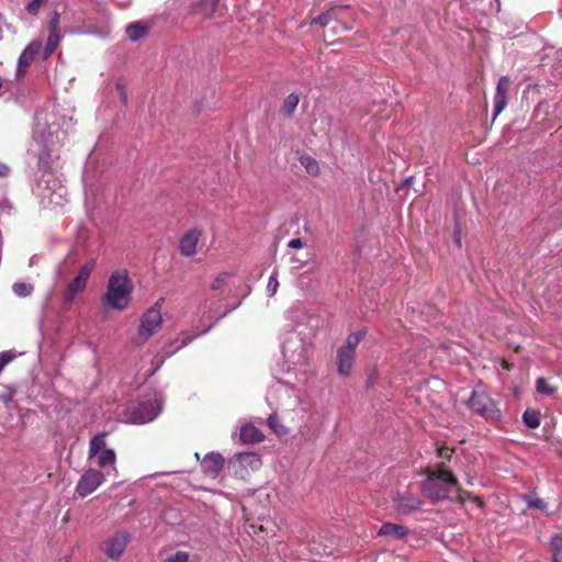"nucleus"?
I'll return each instance as SVG.
<instances>
[{
  "label": "nucleus",
  "instance_id": "a18cd8bd",
  "mask_svg": "<svg viewBox=\"0 0 562 562\" xmlns=\"http://www.w3.org/2000/svg\"><path fill=\"white\" fill-rule=\"evenodd\" d=\"M270 426V428L276 432V434H284L285 432V428H284V424H276V423H272V424H268Z\"/></svg>",
  "mask_w": 562,
  "mask_h": 562
},
{
  "label": "nucleus",
  "instance_id": "72a5a7b5",
  "mask_svg": "<svg viewBox=\"0 0 562 562\" xmlns=\"http://www.w3.org/2000/svg\"><path fill=\"white\" fill-rule=\"evenodd\" d=\"M220 0H201L198 8L203 12L205 18L212 16L216 12Z\"/></svg>",
  "mask_w": 562,
  "mask_h": 562
},
{
  "label": "nucleus",
  "instance_id": "aec40b11",
  "mask_svg": "<svg viewBox=\"0 0 562 562\" xmlns=\"http://www.w3.org/2000/svg\"><path fill=\"white\" fill-rule=\"evenodd\" d=\"M93 458H95L98 467L104 469V471L108 470L109 473L111 471L115 474L117 473L115 468L116 456L113 449H103L99 453H95Z\"/></svg>",
  "mask_w": 562,
  "mask_h": 562
},
{
  "label": "nucleus",
  "instance_id": "cd10ccee",
  "mask_svg": "<svg viewBox=\"0 0 562 562\" xmlns=\"http://www.w3.org/2000/svg\"><path fill=\"white\" fill-rule=\"evenodd\" d=\"M362 337H363L362 331L352 333V334L348 335V337L346 338L345 345H342L339 348L342 350H348L349 352H352L356 355V348L359 345V342L361 341Z\"/></svg>",
  "mask_w": 562,
  "mask_h": 562
},
{
  "label": "nucleus",
  "instance_id": "f8f14e48",
  "mask_svg": "<svg viewBox=\"0 0 562 562\" xmlns=\"http://www.w3.org/2000/svg\"><path fill=\"white\" fill-rule=\"evenodd\" d=\"M130 541V535L127 532H119L109 538L103 543V551L110 559H119L124 552Z\"/></svg>",
  "mask_w": 562,
  "mask_h": 562
},
{
  "label": "nucleus",
  "instance_id": "412c9836",
  "mask_svg": "<svg viewBox=\"0 0 562 562\" xmlns=\"http://www.w3.org/2000/svg\"><path fill=\"white\" fill-rule=\"evenodd\" d=\"M355 353L338 348L337 371L340 375L348 376L352 370Z\"/></svg>",
  "mask_w": 562,
  "mask_h": 562
},
{
  "label": "nucleus",
  "instance_id": "9d476101",
  "mask_svg": "<svg viewBox=\"0 0 562 562\" xmlns=\"http://www.w3.org/2000/svg\"><path fill=\"white\" fill-rule=\"evenodd\" d=\"M37 167H38V170L42 171V176L37 181L38 188H44L48 191L52 190L53 192H55L54 187L56 186V183H55L54 176L50 171L52 170V156L48 150L43 149L38 154Z\"/></svg>",
  "mask_w": 562,
  "mask_h": 562
},
{
  "label": "nucleus",
  "instance_id": "5701e85b",
  "mask_svg": "<svg viewBox=\"0 0 562 562\" xmlns=\"http://www.w3.org/2000/svg\"><path fill=\"white\" fill-rule=\"evenodd\" d=\"M87 286V283L83 281H80L79 279L75 278L68 285L64 294V300L66 305H70L76 295L80 292H82Z\"/></svg>",
  "mask_w": 562,
  "mask_h": 562
},
{
  "label": "nucleus",
  "instance_id": "79ce46f5",
  "mask_svg": "<svg viewBox=\"0 0 562 562\" xmlns=\"http://www.w3.org/2000/svg\"><path fill=\"white\" fill-rule=\"evenodd\" d=\"M44 1L45 0H31L26 5L27 12L33 15H36L40 12Z\"/></svg>",
  "mask_w": 562,
  "mask_h": 562
},
{
  "label": "nucleus",
  "instance_id": "37998d69",
  "mask_svg": "<svg viewBox=\"0 0 562 562\" xmlns=\"http://www.w3.org/2000/svg\"><path fill=\"white\" fill-rule=\"evenodd\" d=\"M304 241L301 238H293L288 243V246L293 249H300L304 247Z\"/></svg>",
  "mask_w": 562,
  "mask_h": 562
},
{
  "label": "nucleus",
  "instance_id": "603ef678",
  "mask_svg": "<svg viewBox=\"0 0 562 562\" xmlns=\"http://www.w3.org/2000/svg\"><path fill=\"white\" fill-rule=\"evenodd\" d=\"M529 428H537L540 424H533V423H530V424H526Z\"/></svg>",
  "mask_w": 562,
  "mask_h": 562
},
{
  "label": "nucleus",
  "instance_id": "6ab92c4d",
  "mask_svg": "<svg viewBox=\"0 0 562 562\" xmlns=\"http://www.w3.org/2000/svg\"><path fill=\"white\" fill-rule=\"evenodd\" d=\"M265 438L261 430L255 424H243L239 429V440L243 443H257Z\"/></svg>",
  "mask_w": 562,
  "mask_h": 562
},
{
  "label": "nucleus",
  "instance_id": "393cba45",
  "mask_svg": "<svg viewBox=\"0 0 562 562\" xmlns=\"http://www.w3.org/2000/svg\"><path fill=\"white\" fill-rule=\"evenodd\" d=\"M147 32L148 29L142 22H134L126 26V35L133 42H136L144 37L147 34Z\"/></svg>",
  "mask_w": 562,
  "mask_h": 562
},
{
  "label": "nucleus",
  "instance_id": "1a4fd4ad",
  "mask_svg": "<svg viewBox=\"0 0 562 562\" xmlns=\"http://www.w3.org/2000/svg\"><path fill=\"white\" fill-rule=\"evenodd\" d=\"M109 474V471L101 472L95 469H88L79 479L76 493L80 497H86L93 493L105 480V475Z\"/></svg>",
  "mask_w": 562,
  "mask_h": 562
},
{
  "label": "nucleus",
  "instance_id": "a19ab883",
  "mask_svg": "<svg viewBox=\"0 0 562 562\" xmlns=\"http://www.w3.org/2000/svg\"><path fill=\"white\" fill-rule=\"evenodd\" d=\"M189 554L184 551H177L176 553L166 558L167 562H187Z\"/></svg>",
  "mask_w": 562,
  "mask_h": 562
},
{
  "label": "nucleus",
  "instance_id": "7ed1b4c3",
  "mask_svg": "<svg viewBox=\"0 0 562 562\" xmlns=\"http://www.w3.org/2000/svg\"><path fill=\"white\" fill-rule=\"evenodd\" d=\"M422 491L432 501L450 499L458 495L459 485L450 471L428 470L427 477L422 483Z\"/></svg>",
  "mask_w": 562,
  "mask_h": 562
},
{
  "label": "nucleus",
  "instance_id": "39448f33",
  "mask_svg": "<svg viewBox=\"0 0 562 562\" xmlns=\"http://www.w3.org/2000/svg\"><path fill=\"white\" fill-rule=\"evenodd\" d=\"M261 465V457L256 452L235 453L227 462L231 473L243 480L248 477L252 472L259 470Z\"/></svg>",
  "mask_w": 562,
  "mask_h": 562
},
{
  "label": "nucleus",
  "instance_id": "2eb2a0df",
  "mask_svg": "<svg viewBox=\"0 0 562 562\" xmlns=\"http://www.w3.org/2000/svg\"><path fill=\"white\" fill-rule=\"evenodd\" d=\"M510 83H512L510 79L507 76H503L499 78L497 86H496L495 95H494L493 119H496V116H498L506 108L507 93L509 91Z\"/></svg>",
  "mask_w": 562,
  "mask_h": 562
},
{
  "label": "nucleus",
  "instance_id": "09e8293b",
  "mask_svg": "<svg viewBox=\"0 0 562 562\" xmlns=\"http://www.w3.org/2000/svg\"><path fill=\"white\" fill-rule=\"evenodd\" d=\"M9 172V168L7 166H2L0 168V176H7Z\"/></svg>",
  "mask_w": 562,
  "mask_h": 562
},
{
  "label": "nucleus",
  "instance_id": "864d4df0",
  "mask_svg": "<svg viewBox=\"0 0 562 562\" xmlns=\"http://www.w3.org/2000/svg\"><path fill=\"white\" fill-rule=\"evenodd\" d=\"M194 458L196 459V461H200V462H201V458H200V453H199V452H195V453H194Z\"/></svg>",
  "mask_w": 562,
  "mask_h": 562
},
{
  "label": "nucleus",
  "instance_id": "c756f323",
  "mask_svg": "<svg viewBox=\"0 0 562 562\" xmlns=\"http://www.w3.org/2000/svg\"><path fill=\"white\" fill-rule=\"evenodd\" d=\"M536 391L539 394L553 396L557 392V387L551 385L544 378H538L536 380Z\"/></svg>",
  "mask_w": 562,
  "mask_h": 562
},
{
  "label": "nucleus",
  "instance_id": "de8ad7c7",
  "mask_svg": "<svg viewBox=\"0 0 562 562\" xmlns=\"http://www.w3.org/2000/svg\"><path fill=\"white\" fill-rule=\"evenodd\" d=\"M375 379H376V374L375 373L370 374L369 378H368V381H367L368 386L372 385L374 383Z\"/></svg>",
  "mask_w": 562,
  "mask_h": 562
},
{
  "label": "nucleus",
  "instance_id": "3c124183",
  "mask_svg": "<svg viewBox=\"0 0 562 562\" xmlns=\"http://www.w3.org/2000/svg\"><path fill=\"white\" fill-rule=\"evenodd\" d=\"M274 418H276V415H274V414H271V415H269V417L266 419V422H268V423L274 422Z\"/></svg>",
  "mask_w": 562,
  "mask_h": 562
},
{
  "label": "nucleus",
  "instance_id": "a211bd4d",
  "mask_svg": "<svg viewBox=\"0 0 562 562\" xmlns=\"http://www.w3.org/2000/svg\"><path fill=\"white\" fill-rule=\"evenodd\" d=\"M289 316L291 319L296 322V326L306 325L314 330L318 327L319 319L315 315L307 314L304 310L299 307H293L289 311Z\"/></svg>",
  "mask_w": 562,
  "mask_h": 562
},
{
  "label": "nucleus",
  "instance_id": "7c9ffc66",
  "mask_svg": "<svg viewBox=\"0 0 562 562\" xmlns=\"http://www.w3.org/2000/svg\"><path fill=\"white\" fill-rule=\"evenodd\" d=\"M550 546L553 552V562H562V535L553 536Z\"/></svg>",
  "mask_w": 562,
  "mask_h": 562
},
{
  "label": "nucleus",
  "instance_id": "0eeeda50",
  "mask_svg": "<svg viewBox=\"0 0 562 562\" xmlns=\"http://www.w3.org/2000/svg\"><path fill=\"white\" fill-rule=\"evenodd\" d=\"M467 403L473 413L486 420H496L499 418V409L483 390L474 389Z\"/></svg>",
  "mask_w": 562,
  "mask_h": 562
},
{
  "label": "nucleus",
  "instance_id": "9b49d317",
  "mask_svg": "<svg viewBox=\"0 0 562 562\" xmlns=\"http://www.w3.org/2000/svg\"><path fill=\"white\" fill-rule=\"evenodd\" d=\"M225 464L224 457L216 451L207 452L201 459V469L205 477L215 480L220 476Z\"/></svg>",
  "mask_w": 562,
  "mask_h": 562
},
{
  "label": "nucleus",
  "instance_id": "e433bc0d",
  "mask_svg": "<svg viewBox=\"0 0 562 562\" xmlns=\"http://www.w3.org/2000/svg\"><path fill=\"white\" fill-rule=\"evenodd\" d=\"M278 288H279L278 271L273 270V272L271 273V276L268 280V284H267L268 295L273 296L277 293Z\"/></svg>",
  "mask_w": 562,
  "mask_h": 562
},
{
  "label": "nucleus",
  "instance_id": "49530a36",
  "mask_svg": "<svg viewBox=\"0 0 562 562\" xmlns=\"http://www.w3.org/2000/svg\"><path fill=\"white\" fill-rule=\"evenodd\" d=\"M522 422H538V419L536 417L530 418L529 412L526 411L522 415Z\"/></svg>",
  "mask_w": 562,
  "mask_h": 562
},
{
  "label": "nucleus",
  "instance_id": "4be33fe9",
  "mask_svg": "<svg viewBox=\"0 0 562 562\" xmlns=\"http://www.w3.org/2000/svg\"><path fill=\"white\" fill-rule=\"evenodd\" d=\"M378 533H379V536H383V537H392L394 539H402L408 533V530H407V528H405L402 525L386 522L381 526Z\"/></svg>",
  "mask_w": 562,
  "mask_h": 562
},
{
  "label": "nucleus",
  "instance_id": "5fc2aeb1",
  "mask_svg": "<svg viewBox=\"0 0 562 562\" xmlns=\"http://www.w3.org/2000/svg\"><path fill=\"white\" fill-rule=\"evenodd\" d=\"M56 562H68V559L67 558H60L59 560H57Z\"/></svg>",
  "mask_w": 562,
  "mask_h": 562
},
{
  "label": "nucleus",
  "instance_id": "c85d7f7f",
  "mask_svg": "<svg viewBox=\"0 0 562 562\" xmlns=\"http://www.w3.org/2000/svg\"><path fill=\"white\" fill-rule=\"evenodd\" d=\"M61 35L59 32H49L44 49L45 57H49L55 52L59 45Z\"/></svg>",
  "mask_w": 562,
  "mask_h": 562
},
{
  "label": "nucleus",
  "instance_id": "20e7f679",
  "mask_svg": "<svg viewBox=\"0 0 562 562\" xmlns=\"http://www.w3.org/2000/svg\"><path fill=\"white\" fill-rule=\"evenodd\" d=\"M267 401L277 409L293 411L299 405V392L290 378L278 379L268 390Z\"/></svg>",
  "mask_w": 562,
  "mask_h": 562
},
{
  "label": "nucleus",
  "instance_id": "6e6552de",
  "mask_svg": "<svg viewBox=\"0 0 562 562\" xmlns=\"http://www.w3.org/2000/svg\"><path fill=\"white\" fill-rule=\"evenodd\" d=\"M162 408V402L158 397L143 398L132 406V417L126 422H153Z\"/></svg>",
  "mask_w": 562,
  "mask_h": 562
},
{
  "label": "nucleus",
  "instance_id": "4c0bfd02",
  "mask_svg": "<svg viewBox=\"0 0 562 562\" xmlns=\"http://www.w3.org/2000/svg\"><path fill=\"white\" fill-rule=\"evenodd\" d=\"M232 274L228 273V272H222L220 273L211 283V289L212 290H218L221 289L227 281V279L231 277Z\"/></svg>",
  "mask_w": 562,
  "mask_h": 562
},
{
  "label": "nucleus",
  "instance_id": "b1692460",
  "mask_svg": "<svg viewBox=\"0 0 562 562\" xmlns=\"http://www.w3.org/2000/svg\"><path fill=\"white\" fill-rule=\"evenodd\" d=\"M300 102V97L297 93L292 92L290 93L284 100L283 103L280 106V112L286 116L290 117L293 115L297 104Z\"/></svg>",
  "mask_w": 562,
  "mask_h": 562
},
{
  "label": "nucleus",
  "instance_id": "f704fd0d",
  "mask_svg": "<svg viewBox=\"0 0 562 562\" xmlns=\"http://www.w3.org/2000/svg\"><path fill=\"white\" fill-rule=\"evenodd\" d=\"M522 499L526 502V504L529 508H536L539 510H543L547 507L546 502L535 494L524 495Z\"/></svg>",
  "mask_w": 562,
  "mask_h": 562
},
{
  "label": "nucleus",
  "instance_id": "423d86ee",
  "mask_svg": "<svg viewBox=\"0 0 562 562\" xmlns=\"http://www.w3.org/2000/svg\"><path fill=\"white\" fill-rule=\"evenodd\" d=\"M162 324V316L158 303L148 308L140 318L137 335L133 338L135 346L144 345Z\"/></svg>",
  "mask_w": 562,
  "mask_h": 562
},
{
  "label": "nucleus",
  "instance_id": "f3484780",
  "mask_svg": "<svg viewBox=\"0 0 562 562\" xmlns=\"http://www.w3.org/2000/svg\"><path fill=\"white\" fill-rule=\"evenodd\" d=\"M422 507V501L409 494L405 493L403 495H398L395 498V508L401 515H409Z\"/></svg>",
  "mask_w": 562,
  "mask_h": 562
},
{
  "label": "nucleus",
  "instance_id": "8fccbe9b",
  "mask_svg": "<svg viewBox=\"0 0 562 562\" xmlns=\"http://www.w3.org/2000/svg\"><path fill=\"white\" fill-rule=\"evenodd\" d=\"M473 502L475 503V505L477 507H482L483 506V501L479 497H474Z\"/></svg>",
  "mask_w": 562,
  "mask_h": 562
},
{
  "label": "nucleus",
  "instance_id": "473e14b6",
  "mask_svg": "<svg viewBox=\"0 0 562 562\" xmlns=\"http://www.w3.org/2000/svg\"><path fill=\"white\" fill-rule=\"evenodd\" d=\"M12 290L16 296L26 297L32 294L34 286L31 283L26 282H15L12 285Z\"/></svg>",
  "mask_w": 562,
  "mask_h": 562
},
{
  "label": "nucleus",
  "instance_id": "a878e982",
  "mask_svg": "<svg viewBox=\"0 0 562 562\" xmlns=\"http://www.w3.org/2000/svg\"><path fill=\"white\" fill-rule=\"evenodd\" d=\"M103 449H108L105 447V434L100 432V434H97L95 436H93L90 440L89 453H88L89 459H92L95 453H99Z\"/></svg>",
  "mask_w": 562,
  "mask_h": 562
},
{
  "label": "nucleus",
  "instance_id": "2f4dec72",
  "mask_svg": "<svg viewBox=\"0 0 562 562\" xmlns=\"http://www.w3.org/2000/svg\"><path fill=\"white\" fill-rule=\"evenodd\" d=\"M300 162L310 175H313V176L318 175L319 166H318V162L313 157L302 156L300 158Z\"/></svg>",
  "mask_w": 562,
  "mask_h": 562
},
{
  "label": "nucleus",
  "instance_id": "c9c22d12",
  "mask_svg": "<svg viewBox=\"0 0 562 562\" xmlns=\"http://www.w3.org/2000/svg\"><path fill=\"white\" fill-rule=\"evenodd\" d=\"M94 266H95V261L93 259L87 261L79 270L78 274H77V279H79L80 281H83L86 283H88V280L90 278V274L92 272V270L94 269Z\"/></svg>",
  "mask_w": 562,
  "mask_h": 562
},
{
  "label": "nucleus",
  "instance_id": "f03ea898",
  "mask_svg": "<svg viewBox=\"0 0 562 562\" xmlns=\"http://www.w3.org/2000/svg\"><path fill=\"white\" fill-rule=\"evenodd\" d=\"M134 285L126 270H115L108 279L106 290L102 295L105 310L123 311L132 300Z\"/></svg>",
  "mask_w": 562,
  "mask_h": 562
},
{
  "label": "nucleus",
  "instance_id": "ddd939ff",
  "mask_svg": "<svg viewBox=\"0 0 562 562\" xmlns=\"http://www.w3.org/2000/svg\"><path fill=\"white\" fill-rule=\"evenodd\" d=\"M217 305H218L217 302H212L210 304V306H205L206 310L203 311V315H202V317H206V318H210V319L214 318V322L212 324H210L209 326H206L205 328L201 329L200 331H198L194 335H190L188 333L181 334V336H180L181 342H180V345L175 350L189 345L195 337H198V336H200L202 334L207 333L218 319H221L222 317H224L227 314L228 311H226V312L220 314L218 316H216L215 312H216Z\"/></svg>",
  "mask_w": 562,
  "mask_h": 562
},
{
  "label": "nucleus",
  "instance_id": "dca6fc26",
  "mask_svg": "<svg viewBox=\"0 0 562 562\" xmlns=\"http://www.w3.org/2000/svg\"><path fill=\"white\" fill-rule=\"evenodd\" d=\"M202 235V231L192 228L188 231L180 239L179 249L181 255L191 257L196 252V245Z\"/></svg>",
  "mask_w": 562,
  "mask_h": 562
},
{
  "label": "nucleus",
  "instance_id": "c03bdc74",
  "mask_svg": "<svg viewBox=\"0 0 562 562\" xmlns=\"http://www.w3.org/2000/svg\"><path fill=\"white\" fill-rule=\"evenodd\" d=\"M453 451L448 447H442L439 449V457L446 460H449L452 456Z\"/></svg>",
  "mask_w": 562,
  "mask_h": 562
},
{
  "label": "nucleus",
  "instance_id": "ea45409f",
  "mask_svg": "<svg viewBox=\"0 0 562 562\" xmlns=\"http://www.w3.org/2000/svg\"><path fill=\"white\" fill-rule=\"evenodd\" d=\"M59 20L60 15L58 12H53L48 22L49 32H59Z\"/></svg>",
  "mask_w": 562,
  "mask_h": 562
},
{
  "label": "nucleus",
  "instance_id": "f257e3e1",
  "mask_svg": "<svg viewBox=\"0 0 562 562\" xmlns=\"http://www.w3.org/2000/svg\"><path fill=\"white\" fill-rule=\"evenodd\" d=\"M308 350L301 333L289 331L282 341L284 370L289 375L292 373L297 383H306L313 373Z\"/></svg>",
  "mask_w": 562,
  "mask_h": 562
},
{
  "label": "nucleus",
  "instance_id": "4468645a",
  "mask_svg": "<svg viewBox=\"0 0 562 562\" xmlns=\"http://www.w3.org/2000/svg\"><path fill=\"white\" fill-rule=\"evenodd\" d=\"M41 48L42 41L34 40L23 49L18 60V76H22L26 72L27 68L33 63L35 56L40 53Z\"/></svg>",
  "mask_w": 562,
  "mask_h": 562
},
{
  "label": "nucleus",
  "instance_id": "58836bf2",
  "mask_svg": "<svg viewBox=\"0 0 562 562\" xmlns=\"http://www.w3.org/2000/svg\"><path fill=\"white\" fill-rule=\"evenodd\" d=\"M115 88H116V91L119 92L122 103L126 104L127 103V93H126L125 81L122 78L117 79V81L115 83Z\"/></svg>",
  "mask_w": 562,
  "mask_h": 562
},
{
  "label": "nucleus",
  "instance_id": "bb28decb",
  "mask_svg": "<svg viewBox=\"0 0 562 562\" xmlns=\"http://www.w3.org/2000/svg\"><path fill=\"white\" fill-rule=\"evenodd\" d=\"M340 8H331L330 10L319 14L311 21V25H319L321 27L327 26L333 20L336 19L337 12Z\"/></svg>",
  "mask_w": 562,
  "mask_h": 562
}]
</instances>
